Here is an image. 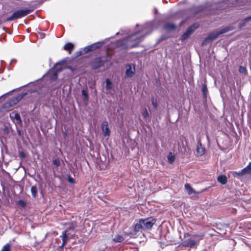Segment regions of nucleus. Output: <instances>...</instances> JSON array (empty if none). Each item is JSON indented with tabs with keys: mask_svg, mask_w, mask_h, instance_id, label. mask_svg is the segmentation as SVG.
<instances>
[{
	"mask_svg": "<svg viewBox=\"0 0 251 251\" xmlns=\"http://www.w3.org/2000/svg\"><path fill=\"white\" fill-rule=\"evenodd\" d=\"M191 35L188 32L185 31V33L181 36L182 41H184L187 39Z\"/></svg>",
	"mask_w": 251,
	"mask_h": 251,
	"instance_id": "obj_33",
	"label": "nucleus"
},
{
	"mask_svg": "<svg viewBox=\"0 0 251 251\" xmlns=\"http://www.w3.org/2000/svg\"><path fill=\"white\" fill-rule=\"evenodd\" d=\"M199 24L197 23H196L192 25H191L187 30L186 32H188V33L191 35L193 32L199 27Z\"/></svg>",
	"mask_w": 251,
	"mask_h": 251,
	"instance_id": "obj_16",
	"label": "nucleus"
},
{
	"mask_svg": "<svg viewBox=\"0 0 251 251\" xmlns=\"http://www.w3.org/2000/svg\"><path fill=\"white\" fill-rule=\"evenodd\" d=\"M135 73V67L133 64H129L126 66V76L131 77Z\"/></svg>",
	"mask_w": 251,
	"mask_h": 251,
	"instance_id": "obj_6",
	"label": "nucleus"
},
{
	"mask_svg": "<svg viewBox=\"0 0 251 251\" xmlns=\"http://www.w3.org/2000/svg\"><path fill=\"white\" fill-rule=\"evenodd\" d=\"M67 230L64 231L62 233V239L63 241V243L61 245V247H63L65 245L67 242V239L68 238L67 235Z\"/></svg>",
	"mask_w": 251,
	"mask_h": 251,
	"instance_id": "obj_22",
	"label": "nucleus"
},
{
	"mask_svg": "<svg viewBox=\"0 0 251 251\" xmlns=\"http://www.w3.org/2000/svg\"><path fill=\"white\" fill-rule=\"evenodd\" d=\"M67 230L64 231L62 233V239L63 241V243L61 245V247H63L65 245L67 242V239L68 238L67 235Z\"/></svg>",
	"mask_w": 251,
	"mask_h": 251,
	"instance_id": "obj_21",
	"label": "nucleus"
},
{
	"mask_svg": "<svg viewBox=\"0 0 251 251\" xmlns=\"http://www.w3.org/2000/svg\"><path fill=\"white\" fill-rule=\"evenodd\" d=\"M250 19H251V16L250 17H248V18H247L245 19L244 20V21H244V23H243V24H242V23H240V24H239V26H240V27H241L242 26H243L244 25V24H245L246 22H248V21L249 20H250Z\"/></svg>",
	"mask_w": 251,
	"mask_h": 251,
	"instance_id": "obj_42",
	"label": "nucleus"
},
{
	"mask_svg": "<svg viewBox=\"0 0 251 251\" xmlns=\"http://www.w3.org/2000/svg\"><path fill=\"white\" fill-rule=\"evenodd\" d=\"M199 24L197 23H196L192 25H191L187 30L186 32H188V33L191 35L193 32L199 27Z\"/></svg>",
	"mask_w": 251,
	"mask_h": 251,
	"instance_id": "obj_14",
	"label": "nucleus"
},
{
	"mask_svg": "<svg viewBox=\"0 0 251 251\" xmlns=\"http://www.w3.org/2000/svg\"><path fill=\"white\" fill-rule=\"evenodd\" d=\"M10 118L13 119V120L16 124H20L22 122V120L21 119L20 115L19 114L16 112H12L10 115Z\"/></svg>",
	"mask_w": 251,
	"mask_h": 251,
	"instance_id": "obj_10",
	"label": "nucleus"
},
{
	"mask_svg": "<svg viewBox=\"0 0 251 251\" xmlns=\"http://www.w3.org/2000/svg\"><path fill=\"white\" fill-rule=\"evenodd\" d=\"M74 46L71 43H68L64 46V49L68 51L69 54H71L72 50L74 49Z\"/></svg>",
	"mask_w": 251,
	"mask_h": 251,
	"instance_id": "obj_18",
	"label": "nucleus"
},
{
	"mask_svg": "<svg viewBox=\"0 0 251 251\" xmlns=\"http://www.w3.org/2000/svg\"><path fill=\"white\" fill-rule=\"evenodd\" d=\"M82 95L84 97V100H88V97L87 92L85 90H82Z\"/></svg>",
	"mask_w": 251,
	"mask_h": 251,
	"instance_id": "obj_39",
	"label": "nucleus"
},
{
	"mask_svg": "<svg viewBox=\"0 0 251 251\" xmlns=\"http://www.w3.org/2000/svg\"><path fill=\"white\" fill-rule=\"evenodd\" d=\"M199 24L197 23H196L192 25H191L187 30L186 32H188V33L191 35L193 32L199 27Z\"/></svg>",
	"mask_w": 251,
	"mask_h": 251,
	"instance_id": "obj_15",
	"label": "nucleus"
},
{
	"mask_svg": "<svg viewBox=\"0 0 251 251\" xmlns=\"http://www.w3.org/2000/svg\"><path fill=\"white\" fill-rule=\"evenodd\" d=\"M155 12H157V9H155Z\"/></svg>",
	"mask_w": 251,
	"mask_h": 251,
	"instance_id": "obj_44",
	"label": "nucleus"
},
{
	"mask_svg": "<svg viewBox=\"0 0 251 251\" xmlns=\"http://www.w3.org/2000/svg\"><path fill=\"white\" fill-rule=\"evenodd\" d=\"M155 12H157V9H155Z\"/></svg>",
	"mask_w": 251,
	"mask_h": 251,
	"instance_id": "obj_45",
	"label": "nucleus"
},
{
	"mask_svg": "<svg viewBox=\"0 0 251 251\" xmlns=\"http://www.w3.org/2000/svg\"><path fill=\"white\" fill-rule=\"evenodd\" d=\"M67 230L64 231L62 233V239L63 241V243L61 245V247H63L65 245L67 242V239L68 238L67 235Z\"/></svg>",
	"mask_w": 251,
	"mask_h": 251,
	"instance_id": "obj_23",
	"label": "nucleus"
},
{
	"mask_svg": "<svg viewBox=\"0 0 251 251\" xmlns=\"http://www.w3.org/2000/svg\"><path fill=\"white\" fill-rule=\"evenodd\" d=\"M231 173L233 174L234 176H235V175H236V176H242L244 175V173L243 172V170H242L241 171L238 172H231Z\"/></svg>",
	"mask_w": 251,
	"mask_h": 251,
	"instance_id": "obj_38",
	"label": "nucleus"
},
{
	"mask_svg": "<svg viewBox=\"0 0 251 251\" xmlns=\"http://www.w3.org/2000/svg\"><path fill=\"white\" fill-rule=\"evenodd\" d=\"M53 163L54 165H56V166H59L60 165V161L59 159H55L53 161Z\"/></svg>",
	"mask_w": 251,
	"mask_h": 251,
	"instance_id": "obj_40",
	"label": "nucleus"
},
{
	"mask_svg": "<svg viewBox=\"0 0 251 251\" xmlns=\"http://www.w3.org/2000/svg\"><path fill=\"white\" fill-rule=\"evenodd\" d=\"M239 71L242 74L246 75L247 74V70L245 67L243 66H240Z\"/></svg>",
	"mask_w": 251,
	"mask_h": 251,
	"instance_id": "obj_35",
	"label": "nucleus"
},
{
	"mask_svg": "<svg viewBox=\"0 0 251 251\" xmlns=\"http://www.w3.org/2000/svg\"><path fill=\"white\" fill-rule=\"evenodd\" d=\"M217 180L222 184H226L227 182V177L225 175H221L217 177Z\"/></svg>",
	"mask_w": 251,
	"mask_h": 251,
	"instance_id": "obj_19",
	"label": "nucleus"
},
{
	"mask_svg": "<svg viewBox=\"0 0 251 251\" xmlns=\"http://www.w3.org/2000/svg\"><path fill=\"white\" fill-rule=\"evenodd\" d=\"M185 188L187 191V193L189 195H192L194 193H196L195 191L193 189L189 184H185Z\"/></svg>",
	"mask_w": 251,
	"mask_h": 251,
	"instance_id": "obj_20",
	"label": "nucleus"
},
{
	"mask_svg": "<svg viewBox=\"0 0 251 251\" xmlns=\"http://www.w3.org/2000/svg\"><path fill=\"white\" fill-rule=\"evenodd\" d=\"M199 24L197 23H196L192 25H191L187 30L186 32H188V33L191 35L193 32L199 27Z\"/></svg>",
	"mask_w": 251,
	"mask_h": 251,
	"instance_id": "obj_13",
	"label": "nucleus"
},
{
	"mask_svg": "<svg viewBox=\"0 0 251 251\" xmlns=\"http://www.w3.org/2000/svg\"><path fill=\"white\" fill-rule=\"evenodd\" d=\"M22 99V96L19 95L17 97L12 98L11 99L9 102L8 104L10 106H13L15 104H16Z\"/></svg>",
	"mask_w": 251,
	"mask_h": 251,
	"instance_id": "obj_12",
	"label": "nucleus"
},
{
	"mask_svg": "<svg viewBox=\"0 0 251 251\" xmlns=\"http://www.w3.org/2000/svg\"><path fill=\"white\" fill-rule=\"evenodd\" d=\"M19 204L22 206H25V201L23 200L19 201Z\"/></svg>",
	"mask_w": 251,
	"mask_h": 251,
	"instance_id": "obj_43",
	"label": "nucleus"
},
{
	"mask_svg": "<svg viewBox=\"0 0 251 251\" xmlns=\"http://www.w3.org/2000/svg\"><path fill=\"white\" fill-rule=\"evenodd\" d=\"M105 61L102 60L101 58L98 57L95 58L92 63V66L93 69H98L103 66Z\"/></svg>",
	"mask_w": 251,
	"mask_h": 251,
	"instance_id": "obj_7",
	"label": "nucleus"
},
{
	"mask_svg": "<svg viewBox=\"0 0 251 251\" xmlns=\"http://www.w3.org/2000/svg\"><path fill=\"white\" fill-rule=\"evenodd\" d=\"M197 244V242L192 238L184 239L182 241V245L184 247L192 248Z\"/></svg>",
	"mask_w": 251,
	"mask_h": 251,
	"instance_id": "obj_5",
	"label": "nucleus"
},
{
	"mask_svg": "<svg viewBox=\"0 0 251 251\" xmlns=\"http://www.w3.org/2000/svg\"><path fill=\"white\" fill-rule=\"evenodd\" d=\"M0 251H11L10 245L9 244L5 245Z\"/></svg>",
	"mask_w": 251,
	"mask_h": 251,
	"instance_id": "obj_31",
	"label": "nucleus"
},
{
	"mask_svg": "<svg viewBox=\"0 0 251 251\" xmlns=\"http://www.w3.org/2000/svg\"><path fill=\"white\" fill-rule=\"evenodd\" d=\"M151 103L154 107V108L156 109L157 107V102L156 99H154V98H152L151 99Z\"/></svg>",
	"mask_w": 251,
	"mask_h": 251,
	"instance_id": "obj_37",
	"label": "nucleus"
},
{
	"mask_svg": "<svg viewBox=\"0 0 251 251\" xmlns=\"http://www.w3.org/2000/svg\"><path fill=\"white\" fill-rule=\"evenodd\" d=\"M228 27H225L219 31H216L210 33L208 36L202 41L201 44L202 46L206 45L208 43L216 39L219 35L226 32L229 31Z\"/></svg>",
	"mask_w": 251,
	"mask_h": 251,
	"instance_id": "obj_2",
	"label": "nucleus"
},
{
	"mask_svg": "<svg viewBox=\"0 0 251 251\" xmlns=\"http://www.w3.org/2000/svg\"><path fill=\"white\" fill-rule=\"evenodd\" d=\"M144 230L149 229L152 227L155 223V220L151 217L145 219H141Z\"/></svg>",
	"mask_w": 251,
	"mask_h": 251,
	"instance_id": "obj_4",
	"label": "nucleus"
},
{
	"mask_svg": "<svg viewBox=\"0 0 251 251\" xmlns=\"http://www.w3.org/2000/svg\"><path fill=\"white\" fill-rule=\"evenodd\" d=\"M37 187L35 186H32L31 188V193L32 194V196L34 198L36 197V196L37 195Z\"/></svg>",
	"mask_w": 251,
	"mask_h": 251,
	"instance_id": "obj_27",
	"label": "nucleus"
},
{
	"mask_svg": "<svg viewBox=\"0 0 251 251\" xmlns=\"http://www.w3.org/2000/svg\"><path fill=\"white\" fill-rule=\"evenodd\" d=\"M101 129L103 134L104 136H107L109 135L110 130L108 128L107 122L103 121L101 123Z\"/></svg>",
	"mask_w": 251,
	"mask_h": 251,
	"instance_id": "obj_8",
	"label": "nucleus"
},
{
	"mask_svg": "<svg viewBox=\"0 0 251 251\" xmlns=\"http://www.w3.org/2000/svg\"><path fill=\"white\" fill-rule=\"evenodd\" d=\"M103 43V42H97L88 46L85 49L87 50V51H92L100 48L102 45Z\"/></svg>",
	"mask_w": 251,
	"mask_h": 251,
	"instance_id": "obj_9",
	"label": "nucleus"
},
{
	"mask_svg": "<svg viewBox=\"0 0 251 251\" xmlns=\"http://www.w3.org/2000/svg\"><path fill=\"white\" fill-rule=\"evenodd\" d=\"M142 116L144 119H146L149 117V113L146 108H145L143 113H142Z\"/></svg>",
	"mask_w": 251,
	"mask_h": 251,
	"instance_id": "obj_36",
	"label": "nucleus"
},
{
	"mask_svg": "<svg viewBox=\"0 0 251 251\" xmlns=\"http://www.w3.org/2000/svg\"><path fill=\"white\" fill-rule=\"evenodd\" d=\"M143 224L141 222V219H140L136 223H135L134 225V231L136 232H138L139 231H142V230H144V227L142 226Z\"/></svg>",
	"mask_w": 251,
	"mask_h": 251,
	"instance_id": "obj_11",
	"label": "nucleus"
},
{
	"mask_svg": "<svg viewBox=\"0 0 251 251\" xmlns=\"http://www.w3.org/2000/svg\"><path fill=\"white\" fill-rule=\"evenodd\" d=\"M61 69H58L57 70L56 72H55L54 73H53V74L52 75H51V76H50V79H52V80H55L57 79V73L61 71Z\"/></svg>",
	"mask_w": 251,
	"mask_h": 251,
	"instance_id": "obj_32",
	"label": "nucleus"
},
{
	"mask_svg": "<svg viewBox=\"0 0 251 251\" xmlns=\"http://www.w3.org/2000/svg\"><path fill=\"white\" fill-rule=\"evenodd\" d=\"M31 10L28 9H21L15 11L13 14L6 19L7 21H13L15 19L21 18L29 14Z\"/></svg>",
	"mask_w": 251,
	"mask_h": 251,
	"instance_id": "obj_3",
	"label": "nucleus"
},
{
	"mask_svg": "<svg viewBox=\"0 0 251 251\" xmlns=\"http://www.w3.org/2000/svg\"><path fill=\"white\" fill-rule=\"evenodd\" d=\"M68 181L69 183L71 184H74L75 183V179L72 178L70 176H68Z\"/></svg>",
	"mask_w": 251,
	"mask_h": 251,
	"instance_id": "obj_41",
	"label": "nucleus"
},
{
	"mask_svg": "<svg viewBox=\"0 0 251 251\" xmlns=\"http://www.w3.org/2000/svg\"><path fill=\"white\" fill-rule=\"evenodd\" d=\"M197 151L200 155H202L204 154V148L202 147L201 144L200 142L198 143Z\"/></svg>",
	"mask_w": 251,
	"mask_h": 251,
	"instance_id": "obj_17",
	"label": "nucleus"
},
{
	"mask_svg": "<svg viewBox=\"0 0 251 251\" xmlns=\"http://www.w3.org/2000/svg\"><path fill=\"white\" fill-rule=\"evenodd\" d=\"M202 91L203 93V96L206 97V95L208 92L207 88L205 84H202Z\"/></svg>",
	"mask_w": 251,
	"mask_h": 251,
	"instance_id": "obj_28",
	"label": "nucleus"
},
{
	"mask_svg": "<svg viewBox=\"0 0 251 251\" xmlns=\"http://www.w3.org/2000/svg\"><path fill=\"white\" fill-rule=\"evenodd\" d=\"M144 32L143 30L136 32L126 38L119 40L117 46L124 49L134 48L143 41L145 36L143 35Z\"/></svg>",
	"mask_w": 251,
	"mask_h": 251,
	"instance_id": "obj_1",
	"label": "nucleus"
},
{
	"mask_svg": "<svg viewBox=\"0 0 251 251\" xmlns=\"http://www.w3.org/2000/svg\"><path fill=\"white\" fill-rule=\"evenodd\" d=\"M168 162L172 164L175 160V157L171 153H170L168 156Z\"/></svg>",
	"mask_w": 251,
	"mask_h": 251,
	"instance_id": "obj_30",
	"label": "nucleus"
},
{
	"mask_svg": "<svg viewBox=\"0 0 251 251\" xmlns=\"http://www.w3.org/2000/svg\"><path fill=\"white\" fill-rule=\"evenodd\" d=\"M106 88L108 90H110L112 88V85L110 80L109 78H106L105 80Z\"/></svg>",
	"mask_w": 251,
	"mask_h": 251,
	"instance_id": "obj_29",
	"label": "nucleus"
},
{
	"mask_svg": "<svg viewBox=\"0 0 251 251\" xmlns=\"http://www.w3.org/2000/svg\"><path fill=\"white\" fill-rule=\"evenodd\" d=\"M191 35L188 32L185 31V33L181 36L182 41H184L187 39Z\"/></svg>",
	"mask_w": 251,
	"mask_h": 251,
	"instance_id": "obj_34",
	"label": "nucleus"
},
{
	"mask_svg": "<svg viewBox=\"0 0 251 251\" xmlns=\"http://www.w3.org/2000/svg\"><path fill=\"white\" fill-rule=\"evenodd\" d=\"M164 28L167 30H173L176 28V25L172 23H167L165 25Z\"/></svg>",
	"mask_w": 251,
	"mask_h": 251,
	"instance_id": "obj_26",
	"label": "nucleus"
},
{
	"mask_svg": "<svg viewBox=\"0 0 251 251\" xmlns=\"http://www.w3.org/2000/svg\"><path fill=\"white\" fill-rule=\"evenodd\" d=\"M112 240L116 243L117 242H121L124 240V238L120 235H117L115 237L112 239Z\"/></svg>",
	"mask_w": 251,
	"mask_h": 251,
	"instance_id": "obj_25",
	"label": "nucleus"
},
{
	"mask_svg": "<svg viewBox=\"0 0 251 251\" xmlns=\"http://www.w3.org/2000/svg\"><path fill=\"white\" fill-rule=\"evenodd\" d=\"M244 174H248L251 175V163L250 162L248 165L243 169Z\"/></svg>",
	"mask_w": 251,
	"mask_h": 251,
	"instance_id": "obj_24",
	"label": "nucleus"
}]
</instances>
